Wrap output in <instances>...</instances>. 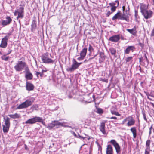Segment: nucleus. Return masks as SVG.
I'll list each match as a JSON object with an SVG mask.
<instances>
[{
    "instance_id": "1",
    "label": "nucleus",
    "mask_w": 154,
    "mask_h": 154,
    "mask_svg": "<svg viewBox=\"0 0 154 154\" xmlns=\"http://www.w3.org/2000/svg\"><path fill=\"white\" fill-rule=\"evenodd\" d=\"M24 57H22L15 64L14 68L16 72H20L24 69L25 68L28 67L25 61Z\"/></svg>"
},
{
    "instance_id": "2",
    "label": "nucleus",
    "mask_w": 154,
    "mask_h": 154,
    "mask_svg": "<svg viewBox=\"0 0 154 154\" xmlns=\"http://www.w3.org/2000/svg\"><path fill=\"white\" fill-rule=\"evenodd\" d=\"M117 19L125 20L127 22H129V17L127 15L125 14H122L121 11H119L116 14L112 17V20H115Z\"/></svg>"
},
{
    "instance_id": "3",
    "label": "nucleus",
    "mask_w": 154,
    "mask_h": 154,
    "mask_svg": "<svg viewBox=\"0 0 154 154\" xmlns=\"http://www.w3.org/2000/svg\"><path fill=\"white\" fill-rule=\"evenodd\" d=\"M51 56V54L46 52L44 54L41 56V59L43 63H53L54 60L50 58L49 56Z\"/></svg>"
},
{
    "instance_id": "4",
    "label": "nucleus",
    "mask_w": 154,
    "mask_h": 154,
    "mask_svg": "<svg viewBox=\"0 0 154 154\" xmlns=\"http://www.w3.org/2000/svg\"><path fill=\"white\" fill-rule=\"evenodd\" d=\"M127 122V125L128 126H130L135 124V121L132 116H129L123 120L122 122V124H124Z\"/></svg>"
},
{
    "instance_id": "5",
    "label": "nucleus",
    "mask_w": 154,
    "mask_h": 154,
    "mask_svg": "<svg viewBox=\"0 0 154 154\" xmlns=\"http://www.w3.org/2000/svg\"><path fill=\"white\" fill-rule=\"evenodd\" d=\"M5 125H3V130L4 133H7L9 130L10 125V118L7 117L4 118Z\"/></svg>"
},
{
    "instance_id": "6",
    "label": "nucleus",
    "mask_w": 154,
    "mask_h": 154,
    "mask_svg": "<svg viewBox=\"0 0 154 154\" xmlns=\"http://www.w3.org/2000/svg\"><path fill=\"white\" fill-rule=\"evenodd\" d=\"M11 35V33L10 32L6 34V35L3 38L2 40L1 43L0 45V47L2 48H5L8 45V39L10 36Z\"/></svg>"
},
{
    "instance_id": "7",
    "label": "nucleus",
    "mask_w": 154,
    "mask_h": 154,
    "mask_svg": "<svg viewBox=\"0 0 154 154\" xmlns=\"http://www.w3.org/2000/svg\"><path fill=\"white\" fill-rule=\"evenodd\" d=\"M33 103V101L29 100H26L25 101L19 105L17 108L16 109L26 108L31 106Z\"/></svg>"
},
{
    "instance_id": "8",
    "label": "nucleus",
    "mask_w": 154,
    "mask_h": 154,
    "mask_svg": "<svg viewBox=\"0 0 154 154\" xmlns=\"http://www.w3.org/2000/svg\"><path fill=\"white\" fill-rule=\"evenodd\" d=\"M110 143L116 149V152L117 154L120 152L121 151L120 146L116 140L114 139L111 140Z\"/></svg>"
},
{
    "instance_id": "9",
    "label": "nucleus",
    "mask_w": 154,
    "mask_h": 154,
    "mask_svg": "<svg viewBox=\"0 0 154 154\" xmlns=\"http://www.w3.org/2000/svg\"><path fill=\"white\" fill-rule=\"evenodd\" d=\"M144 18L147 19L151 18L153 15V12L150 10H147L142 13Z\"/></svg>"
},
{
    "instance_id": "10",
    "label": "nucleus",
    "mask_w": 154,
    "mask_h": 154,
    "mask_svg": "<svg viewBox=\"0 0 154 154\" xmlns=\"http://www.w3.org/2000/svg\"><path fill=\"white\" fill-rule=\"evenodd\" d=\"M39 117L35 116L34 117L29 119L25 122V123L32 124L38 122Z\"/></svg>"
},
{
    "instance_id": "11",
    "label": "nucleus",
    "mask_w": 154,
    "mask_h": 154,
    "mask_svg": "<svg viewBox=\"0 0 154 154\" xmlns=\"http://www.w3.org/2000/svg\"><path fill=\"white\" fill-rule=\"evenodd\" d=\"M25 70L26 73L25 75V77L26 78L29 80H31L33 78V75L32 73L30 72V70L28 67H27L25 68Z\"/></svg>"
},
{
    "instance_id": "12",
    "label": "nucleus",
    "mask_w": 154,
    "mask_h": 154,
    "mask_svg": "<svg viewBox=\"0 0 154 154\" xmlns=\"http://www.w3.org/2000/svg\"><path fill=\"white\" fill-rule=\"evenodd\" d=\"M79 66L77 64V61L74 60V62L72 65L71 67L69 68H67L66 71L68 72H72L75 70L78 69Z\"/></svg>"
},
{
    "instance_id": "13",
    "label": "nucleus",
    "mask_w": 154,
    "mask_h": 154,
    "mask_svg": "<svg viewBox=\"0 0 154 154\" xmlns=\"http://www.w3.org/2000/svg\"><path fill=\"white\" fill-rule=\"evenodd\" d=\"M135 49V48L134 45L128 46L124 50V54H129L131 51L133 52L134 51Z\"/></svg>"
},
{
    "instance_id": "14",
    "label": "nucleus",
    "mask_w": 154,
    "mask_h": 154,
    "mask_svg": "<svg viewBox=\"0 0 154 154\" xmlns=\"http://www.w3.org/2000/svg\"><path fill=\"white\" fill-rule=\"evenodd\" d=\"M109 5L111 7V9L116 11L117 7L119 6V2L118 0H116L114 2L110 3Z\"/></svg>"
},
{
    "instance_id": "15",
    "label": "nucleus",
    "mask_w": 154,
    "mask_h": 154,
    "mask_svg": "<svg viewBox=\"0 0 154 154\" xmlns=\"http://www.w3.org/2000/svg\"><path fill=\"white\" fill-rule=\"evenodd\" d=\"M106 121H103L100 123L99 129L100 131L104 134H106V131L105 129V125Z\"/></svg>"
},
{
    "instance_id": "16",
    "label": "nucleus",
    "mask_w": 154,
    "mask_h": 154,
    "mask_svg": "<svg viewBox=\"0 0 154 154\" xmlns=\"http://www.w3.org/2000/svg\"><path fill=\"white\" fill-rule=\"evenodd\" d=\"M120 39V36L119 35H113L110 37L109 40L112 42H117Z\"/></svg>"
},
{
    "instance_id": "17",
    "label": "nucleus",
    "mask_w": 154,
    "mask_h": 154,
    "mask_svg": "<svg viewBox=\"0 0 154 154\" xmlns=\"http://www.w3.org/2000/svg\"><path fill=\"white\" fill-rule=\"evenodd\" d=\"M6 20H2V24L4 26L9 24L12 21V19L9 16L6 17Z\"/></svg>"
},
{
    "instance_id": "18",
    "label": "nucleus",
    "mask_w": 154,
    "mask_h": 154,
    "mask_svg": "<svg viewBox=\"0 0 154 154\" xmlns=\"http://www.w3.org/2000/svg\"><path fill=\"white\" fill-rule=\"evenodd\" d=\"M34 86L32 83L26 82V90L29 91L33 90L34 88Z\"/></svg>"
},
{
    "instance_id": "19",
    "label": "nucleus",
    "mask_w": 154,
    "mask_h": 154,
    "mask_svg": "<svg viewBox=\"0 0 154 154\" xmlns=\"http://www.w3.org/2000/svg\"><path fill=\"white\" fill-rule=\"evenodd\" d=\"M106 154H114L113 149L111 145H108L106 149Z\"/></svg>"
},
{
    "instance_id": "20",
    "label": "nucleus",
    "mask_w": 154,
    "mask_h": 154,
    "mask_svg": "<svg viewBox=\"0 0 154 154\" xmlns=\"http://www.w3.org/2000/svg\"><path fill=\"white\" fill-rule=\"evenodd\" d=\"M148 9V5L143 3H141L140 4V12L141 13L147 10Z\"/></svg>"
},
{
    "instance_id": "21",
    "label": "nucleus",
    "mask_w": 154,
    "mask_h": 154,
    "mask_svg": "<svg viewBox=\"0 0 154 154\" xmlns=\"http://www.w3.org/2000/svg\"><path fill=\"white\" fill-rule=\"evenodd\" d=\"M137 28L136 26H134L133 28L131 29H127L126 30L129 32L130 33L134 35H136L137 31L136 30Z\"/></svg>"
},
{
    "instance_id": "22",
    "label": "nucleus",
    "mask_w": 154,
    "mask_h": 154,
    "mask_svg": "<svg viewBox=\"0 0 154 154\" xmlns=\"http://www.w3.org/2000/svg\"><path fill=\"white\" fill-rule=\"evenodd\" d=\"M130 131L133 134L134 138H136L137 135L136 128L135 127H131L130 129Z\"/></svg>"
},
{
    "instance_id": "23",
    "label": "nucleus",
    "mask_w": 154,
    "mask_h": 154,
    "mask_svg": "<svg viewBox=\"0 0 154 154\" xmlns=\"http://www.w3.org/2000/svg\"><path fill=\"white\" fill-rule=\"evenodd\" d=\"M31 31L32 32H34L35 30L37 28L36 21L35 20H33L31 25Z\"/></svg>"
},
{
    "instance_id": "24",
    "label": "nucleus",
    "mask_w": 154,
    "mask_h": 154,
    "mask_svg": "<svg viewBox=\"0 0 154 154\" xmlns=\"http://www.w3.org/2000/svg\"><path fill=\"white\" fill-rule=\"evenodd\" d=\"M87 51V48L84 47L81 51L80 55L81 56L85 57L86 56Z\"/></svg>"
},
{
    "instance_id": "25",
    "label": "nucleus",
    "mask_w": 154,
    "mask_h": 154,
    "mask_svg": "<svg viewBox=\"0 0 154 154\" xmlns=\"http://www.w3.org/2000/svg\"><path fill=\"white\" fill-rule=\"evenodd\" d=\"M8 116L11 118L13 119H18L20 117V115L17 113H15L14 114H10Z\"/></svg>"
},
{
    "instance_id": "26",
    "label": "nucleus",
    "mask_w": 154,
    "mask_h": 154,
    "mask_svg": "<svg viewBox=\"0 0 154 154\" xmlns=\"http://www.w3.org/2000/svg\"><path fill=\"white\" fill-rule=\"evenodd\" d=\"M100 60H101V61H102L103 60H104L106 58V56L105 55V54L104 52H100Z\"/></svg>"
},
{
    "instance_id": "27",
    "label": "nucleus",
    "mask_w": 154,
    "mask_h": 154,
    "mask_svg": "<svg viewBox=\"0 0 154 154\" xmlns=\"http://www.w3.org/2000/svg\"><path fill=\"white\" fill-rule=\"evenodd\" d=\"M109 51L111 54L112 55L115 56L116 54V50L113 48L112 47L109 49Z\"/></svg>"
},
{
    "instance_id": "28",
    "label": "nucleus",
    "mask_w": 154,
    "mask_h": 154,
    "mask_svg": "<svg viewBox=\"0 0 154 154\" xmlns=\"http://www.w3.org/2000/svg\"><path fill=\"white\" fill-rule=\"evenodd\" d=\"M55 121L54 122H52L50 123L47 126V128H48L50 130L52 129L53 127L55 126Z\"/></svg>"
},
{
    "instance_id": "29",
    "label": "nucleus",
    "mask_w": 154,
    "mask_h": 154,
    "mask_svg": "<svg viewBox=\"0 0 154 154\" xmlns=\"http://www.w3.org/2000/svg\"><path fill=\"white\" fill-rule=\"evenodd\" d=\"M24 13L18 11V15L17 17V19H18V18H23L24 16Z\"/></svg>"
},
{
    "instance_id": "30",
    "label": "nucleus",
    "mask_w": 154,
    "mask_h": 154,
    "mask_svg": "<svg viewBox=\"0 0 154 154\" xmlns=\"http://www.w3.org/2000/svg\"><path fill=\"white\" fill-rule=\"evenodd\" d=\"M151 141L150 140H147L146 142V146L147 149L149 150L150 149V144Z\"/></svg>"
},
{
    "instance_id": "31",
    "label": "nucleus",
    "mask_w": 154,
    "mask_h": 154,
    "mask_svg": "<svg viewBox=\"0 0 154 154\" xmlns=\"http://www.w3.org/2000/svg\"><path fill=\"white\" fill-rule=\"evenodd\" d=\"M96 112L99 114H101L103 113V111L101 108H97Z\"/></svg>"
},
{
    "instance_id": "32",
    "label": "nucleus",
    "mask_w": 154,
    "mask_h": 154,
    "mask_svg": "<svg viewBox=\"0 0 154 154\" xmlns=\"http://www.w3.org/2000/svg\"><path fill=\"white\" fill-rule=\"evenodd\" d=\"M110 10L111 11H108L106 14V17H109L110 15H111V14H112V13H113L115 11L111 9V8H110Z\"/></svg>"
},
{
    "instance_id": "33",
    "label": "nucleus",
    "mask_w": 154,
    "mask_h": 154,
    "mask_svg": "<svg viewBox=\"0 0 154 154\" xmlns=\"http://www.w3.org/2000/svg\"><path fill=\"white\" fill-rule=\"evenodd\" d=\"M1 59L5 61H7L9 58V56H6V54H4L1 57Z\"/></svg>"
},
{
    "instance_id": "34",
    "label": "nucleus",
    "mask_w": 154,
    "mask_h": 154,
    "mask_svg": "<svg viewBox=\"0 0 154 154\" xmlns=\"http://www.w3.org/2000/svg\"><path fill=\"white\" fill-rule=\"evenodd\" d=\"M133 57L130 56L128 57L125 59L126 63H129L132 60Z\"/></svg>"
},
{
    "instance_id": "35",
    "label": "nucleus",
    "mask_w": 154,
    "mask_h": 154,
    "mask_svg": "<svg viewBox=\"0 0 154 154\" xmlns=\"http://www.w3.org/2000/svg\"><path fill=\"white\" fill-rule=\"evenodd\" d=\"M20 6L19 8V10H18V11L22 12L23 13H24V4L23 5H20Z\"/></svg>"
},
{
    "instance_id": "36",
    "label": "nucleus",
    "mask_w": 154,
    "mask_h": 154,
    "mask_svg": "<svg viewBox=\"0 0 154 154\" xmlns=\"http://www.w3.org/2000/svg\"><path fill=\"white\" fill-rule=\"evenodd\" d=\"M111 113L113 115H115L117 116H120L121 114H119L118 112L114 110H111Z\"/></svg>"
},
{
    "instance_id": "37",
    "label": "nucleus",
    "mask_w": 154,
    "mask_h": 154,
    "mask_svg": "<svg viewBox=\"0 0 154 154\" xmlns=\"http://www.w3.org/2000/svg\"><path fill=\"white\" fill-rule=\"evenodd\" d=\"M37 76V77L38 78L39 77V75H40V76L41 78H42V77L43 76V74L42 72L40 73L39 72H36V74H35Z\"/></svg>"
},
{
    "instance_id": "38",
    "label": "nucleus",
    "mask_w": 154,
    "mask_h": 154,
    "mask_svg": "<svg viewBox=\"0 0 154 154\" xmlns=\"http://www.w3.org/2000/svg\"><path fill=\"white\" fill-rule=\"evenodd\" d=\"M94 49L90 44H89V47L88 48V51L90 53H91L94 51Z\"/></svg>"
},
{
    "instance_id": "39",
    "label": "nucleus",
    "mask_w": 154,
    "mask_h": 154,
    "mask_svg": "<svg viewBox=\"0 0 154 154\" xmlns=\"http://www.w3.org/2000/svg\"><path fill=\"white\" fill-rule=\"evenodd\" d=\"M38 122H41L44 125H45V122L43 121V119L40 117H39Z\"/></svg>"
},
{
    "instance_id": "40",
    "label": "nucleus",
    "mask_w": 154,
    "mask_h": 154,
    "mask_svg": "<svg viewBox=\"0 0 154 154\" xmlns=\"http://www.w3.org/2000/svg\"><path fill=\"white\" fill-rule=\"evenodd\" d=\"M86 136V137H83V136H81V138L83 140H85L86 138H87L88 140H89L90 139V137L88 135H85Z\"/></svg>"
},
{
    "instance_id": "41",
    "label": "nucleus",
    "mask_w": 154,
    "mask_h": 154,
    "mask_svg": "<svg viewBox=\"0 0 154 154\" xmlns=\"http://www.w3.org/2000/svg\"><path fill=\"white\" fill-rule=\"evenodd\" d=\"M55 126H63V124L62 123H60V122H56L55 121Z\"/></svg>"
},
{
    "instance_id": "42",
    "label": "nucleus",
    "mask_w": 154,
    "mask_h": 154,
    "mask_svg": "<svg viewBox=\"0 0 154 154\" xmlns=\"http://www.w3.org/2000/svg\"><path fill=\"white\" fill-rule=\"evenodd\" d=\"M142 114H143L144 120L146 121L147 120V119L146 117V114H145V113L144 112H143Z\"/></svg>"
},
{
    "instance_id": "43",
    "label": "nucleus",
    "mask_w": 154,
    "mask_h": 154,
    "mask_svg": "<svg viewBox=\"0 0 154 154\" xmlns=\"http://www.w3.org/2000/svg\"><path fill=\"white\" fill-rule=\"evenodd\" d=\"M84 57H82L80 56V57L77 58V60L79 61L82 60L84 59Z\"/></svg>"
},
{
    "instance_id": "44",
    "label": "nucleus",
    "mask_w": 154,
    "mask_h": 154,
    "mask_svg": "<svg viewBox=\"0 0 154 154\" xmlns=\"http://www.w3.org/2000/svg\"><path fill=\"white\" fill-rule=\"evenodd\" d=\"M145 154H150L149 150L146 149L145 152Z\"/></svg>"
},
{
    "instance_id": "45",
    "label": "nucleus",
    "mask_w": 154,
    "mask_h": 154,
    "mask_svg": "<svg viewBox=\"0 0 154 154\" xmlns=\"http://www.w3.org/2000/svg\"><path fill=\"white\" fill-rule=\"evenodd\" d=\"M144 57H145V58L146 59V61H147V63H148L149 62V60H148V58L146 56V54H144Z\"/></svg>"
},
{
    "instance_id": "46",
    "label": "nucleus",
    "mask_w": 154,
    "mask_h": 154,
    "mask_svg": "<svg viewBox=\"0 0 154 154\" xmlns=\"http://www.w3.org/2000/svg\"><path fill=\"white\" fill-rule=\"evenodd\" d=\"M72 134L75 137L77 138H79V137L78 136L76 135V134H75V132H72Z\"/></svg>"
},
{
    "instance_id": "47",
    "label": "nucleus",
    "mask_w": 154,
    "mask_h": 154,
    "mask_svg": "<svg viewBox=\"0 0 154 154\" xmlns=\"http://www.w3.org/2000/svg\"><path fill=\"white\" fill-rule=\"evenodd\" d=\"M101 81H102L103 82L107 83L108 82V80L107 79H101Z\"/></svg>"
},
{
    "instance_id": "48",
    "label": "nucleus",
    "mask_w": 154,
    "mask_h": 154,
    "mask_svg": "<svg viewBox=\"0 0 154 154\" xmlns=\"http://www.w3.org/2000/svg\"><path fill=\"white\" fill-rule=\"evenodd\" d=\"M138 16V11L137 10L135 11V16L136 18Z\"/></svg>"
},
{
    "instance_id": "49",
    "label": "nucleus",
    "mask_w": 154,
    "mask_h": 154,
    "mask_svg": "<svg viewBox=\"0 0 154 154\" xmlns=\"http://www.w3.org/2000/svg\"><path fill=\"white\" fill-rule=\"evenodd\" d=\"M151 36L152 37L154 36V28L152 31Z\"/></svg>"
},
{
    "instance_id": "50",
    "label": "nucleus",
    "mask_w": 154,
    "mask_h": 154,
    "mask_svg": "<svg viewBox=\"0 0 154 154\" xmlns=\"http://www.w3.org/2000/svg\"><path fill=\"white\" fill-rule=\"evenodd\" d=\"M18 11L16 10L15 11V12H14V14L15 16H16L17 15V14L18 13Z\"/></svg>"
},
{
    "instance_id": "51",
    "label": "nucleus",
    "mask_w": 154,
    "mask_h": 154,
    "mask_svg": "<svg viewBox=\"0 0 154 154\" xmlns=\"http://www.w3.org/2000/svg\"><path fill=\"white\" fill-rule=\"evenodd\" d=\"M120 38L122 40H124L125 39L124 37L122 35L120 36Z\"/></svg>"
},
{
    "instance_id": "52",
    "label": "nucleus",
    "mask_w": 154,
    "mask_h": 154,
    "mask_svg": "<svg viewBox=\"0 0 154 154\" xmlns=\"http://www.w3.org/2000/svg\"><path fill=\"white\" fill-rule=\"evenodd\" d=\"M110 119H117V118L116 117H112L110 118Z\"/></svg>"
},
{
    "instance_id": "53",
    "label": "nucleus",
    "mask_w": 154,
    "mask_h": 154,
    "mask_svg": "<svg viewBox=\"0 0 154 154\" xmlns=\"http://www.w3.org/2000/svg\"><path fill=\"white\" fill-rule=\"evenodd\" d=\"M82 62L78 63L77 62V65H78L79 67V66H80V65H81V64H82Z\"/></svg>"
},
{
    "instance_id": "54",
    "label": "nucleus",
    "mask_w": 154,
    "mask_h": 154,
    "mask_svg": "<svg viewBox=\"0 0 154 154\" xmlns=\"http://www.w3.org/2000/svg\"><path fill=\"white\" fill-rule=\"evenodd\" d=\"M12 51V50H10L8 51V53L7 54H10Z\"/></svg>"
},
{
    "instance_id": "55",
    "label": "nucleus",
    "mask_w": 154,
    "mask_h": 154,
    "mask_svg": "<svg viewBox=\"0 0 154 154\" xmlns=\"http://www.w3.org/2000/svg\"><path fill=\"white\" fill-rule=\"evenodd\" d=\"M47 71L46 70H44V69H42V73H43H43L44 72H46Z\"/></svg>"
},
{
    "instance_id": "56",
    "label": "nucleus",
    "mask_w": 154,
    "mask_h": 154,
    "mask_svg": "<svg viewBox=\"0 0 154 154\" xmlns=\"http://www.w3.org/2000/svg\"><path fill=\"white\" fill-rule=\"evenodd\" d=\"M92 97L93 98L94 100V101L95 100V96L94 95H93L92 96Z\"/></svg>"
},
{
    "instance_id": "57",
    "label": "nucleus",
    "mask_w": 154,
    "mask_h": 154,
    "mask_svg": "<svg viewBox=\"0 0 154 154\" xmlns=\"http://www.w3.org/2000/svg\"><path fill=\"white\" fill-rule=\"evenodd\" d=\"M122 8L123 11H124L125 10V6H123Z\"/></svg>"
},
{
    "instance_id": "58",
    "label": "nucleus",
    "mask_w": 154,
    "mask_h": 154,
    "mask_svg": "<svg viewBox=\"0 0 154 154\" xmlns=\"http://www.w3.org/2000/svg\"><path fill=\"white\" fill-rule=\"evenodd\" d=\"M152 128V125L149 128V130H151V131Z\"/></svg>"
},
{
    "instance_id": "59",
    "label": "nucleus",
    "mask_w": 154,
    "mask_h": 154,
    "mask_svg": "<svg viewBox=\"0 0 154 154\" xmlns=\"http://www.w3.org/2000/svg\"><path fill=\"white\" fill-rule=\"evenodd\" d=\"M25 149H26L27 150V147L26 145V144H25Z\"/></svg>"
},
{
    "instance_id": "60",
    "label": "nucleus",
    "mask_w": 154,
    "mask_h": 154,
    "mask_svg": "<svg viewBox=\"0 0 154 154\" xmlns=\"http://www.w3.org/2000/svg\"><path fill=\"white\" fill-rule=\"evenodd\" d=\"M139 59V62H141V58H140Z\"/></svg>"
},
{
    "instance_id": "61",
    "label": "nucleus",
    "mask_w": 154,
    "mask_h": 154,
    "mask_svg": "<svg viewBox=\"0 0 154 154\" xmlns=\"http://www.w3.org/2000/svg\"><path fill=\"white\" fill-rule=\"evenodd\" d=\"M149 134L150 135L151 134V131L149 130Z\"/></svg>"
},
{
    "instance_id": "62",
    "label": "nucleus",
    "mask_w": 154,
    "mask_h": 154,
    "mask_svg": "<svg viewBox=\"0 0 154 154\" xmlns=\"http://www.w3.org/2000/svg\"><path fill=\"white\" fill-rule=\"evenodd\" d=\"M78 137H79V138H80L81 136V135H80L79 134L78 135Z\"/></svg>"
},
{
    "instance_id": "63",
    "label": "nucleus",
    "mask_w": 154,
    "mask_h": 154,
    "mask_svg": "<svg viewBox=\"0 0 154 154\" xmlns=\"http://www.w3.org/2000/svg\"><path fill=\"white\" fill-rule=\"evenodd\" d=\"M142 45V44H141V43H139V45L141 46Z\"/></svg>"
},
{
    "instance_id": "64",
    "label": "nucleus",
    "mask_w": 154,
    "mask_h": 154,
    "mask_svg": "<svg viewBox=\"0 0 154 154\" xmlns=\"http://www.w3.org/2000/svg\"><path fill=\"white\" fill-rule=\"evenodd\" d=\"M152 1H153V5H154V0H152Z\"/></svg>"
}]
</instances>
